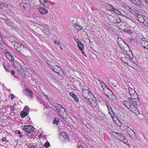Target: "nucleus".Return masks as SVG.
<instances>
[{
    "label": "nucleus",
    "mask_w": 148,
    "mask_h": 148,
    "mask_svg": "<svg viewBox=\"0 0 148 148\" xmlns=\"http://www.w3.org/2000/svg\"><path fill=\"white\" fill-rule=\"evenodd\" d=\"M111 84L112 85H112H113V86H116V85H114V84Z\"/></svg>",
    "instance_id": "864d4df0"
},
{
    "label": "nucleus",
    "mask_w": 148,
    "mask_h": 148,
    "mask_svg": "<svg viewBox=\"0 0 148 148\" xmlns=\"http://www.w3.org/2000/svg\"><path fill=\"white\" fill-rule=\"evenodd\" d=\"M46 136L45 135H42V134H40L39 135V138H45Z\"/></svg>",
    "instance_id": "ea45409f"
},
{
    "label": "nucleus",
    "mask_w": 148,
    "mask_h": 148,
    "mask_svg": "<svg viewBox=\"0 0 148 148\" xmlns=\"http://www.w3.org/2000/svg\"><path fill=\"white\" fill-rule=\"evenodd\" d=\"M1 140L2 141L6 143H8L9 142L8 140H7L6 138L5 137H2Z\"/></svg>",
    "instance_id": "f704fd0d"
},
{
    "label": "nucleus",
    "mask_w": 148,
    "mask_h": 148,
    "mask_svg": "<svg viewBox=\"0 0 148 148\" xmlns=\"http://www.w3.org/2000/svg\"><path fill=\"white\" fill-rule=\"evenodd\" d=\"M11 73L12 75H14L15 73V71L14 70H12L11 71Z\"/></svg>",
    "instance_id": "49530a36"
},
{
    "label": "nucleus",
    "mask_w": 148,
    "mask_h": 148,
    "mask_svg": "<svg viewBox=\"0 0 148 148\" xmlns=\"http://www.w3.org/2000/svg\"><path fill=\"white\" fill-rule=\"evenodd\" d=\"M121 59L124 63L128 65L132 62L129 58L125 57L122 58Z\"/></svg>",
    "instance_id": "f3484780"
},
{
    "label": "nucleus",
    "mask_w": 148,
    "mask_h": 148,
    "mask_svg": "<svg viewBox=\"0 0 148 148\" xmlns=\"http://www.w3.org/2000/svg\"><path fill=\"white\" fill-rule=\"evenodd\" d=\"M107 108L108 110L109 113L110 114L112 117H113L114 116V114L111 107L110 106Z\"/></svg>",
    "instance_id": "b1692460"
},
{
    "label": "nucleus",
    "mask_w": 148,
    "mask_h": 148,
    "mask_svg": "<svg viewBox=\"0 0 148 148\" xmlns=\"http://www.w3.org/2000/svg\"><path fill=\"white\" fill-rule=\"evenodd\" d=\"M60 135L62 136L64 138L66 139L67 141L69 140V136L66 133L64 132H60Z\"/></svg>",
    "instance_id": "dca6fc26"
},
{
    "label": "nucleus",
    "mask_w": 148,
    "mask_h": 148,
    "mask_svg": "<svg viewBox=\"0 0 148 148\" xmlns=\"http://www.w3.org/2000/svg\"><path fill=\"white\" fill-rule=\"evenodd\" d=\"M38 9L39 12L41 14H46L48 13V10L45 9L43 7H39L38 8Z\"/></svg>",
    "instance_id": "2eb2a0df"
},
{
    "label": "nucleus",
    "mask_w": 148,
    "mask_h": 148,
    "mask_svg": "<svg viewBox=\"0 0 148 148\" xmlns=\"http://www.w3.org/2000/svg\"><path fill=\"white\" fill-rule=\"evenodd\" d=\"M30 127V126L29 125H25L23 127L24 131L26 132H28Z\"/></svg>",
    "instance_id": "c756f323"
},
{
    "label": "nucleus",
    "mask_w": 148,
    "mask_h": 148,
    "mask_svg": "<svg viewBox=\"0 0 148 148\" xmlns=\"http://www.w3.org/2000/svg\"><path fill=\"white\" fill-rule=\"evenodd\" d=\"M28 114L27 112H26L23 111H22L20 113V116L22 118H24Z\"/></svg>",
    "instance_id": "393cba45"
},
{
    "label": "nucleus",
    "mask_w": 148,
    "mask_h": 148,
    "mask_svg": "<svg viewBox=\"0 0 148 148\" xmlns=\"http://www.w3.org/2000/svg\"><path fill=\"white\" fill-rule=\"evenodd\" d=\"M22 137L21 134H20V138H21Z\"/></svg>",
    "instance_id": "5fc2aeb1"
},
{
    "label": "nucleus",
    "mask_w": 148,
    "mask_h": 148,
    "mask_svg": "<svg viewBox=\"0 0 148 148\" xmlns=\"http://www.w3.org/2000/svg\"><path fill=\"white\" fill-rule=\"evenodd\" d=\"M112 134L115 138L118 139L125 144H127L128 140L125 138L122 133H119L117 132H112Z\"/></svg>",
    "instance_id": "f03ea898"
},
{
    "label": "nucleus",
    "mask_w": 148,
    "mask_h": 148,
    "mask_svg": "<svg viewBox=\"0 0 148 148\" xmlns=\"http://www.w3.org/2000/svg\"><path fill=\"white\" fill-rule=\"evenodd\" d=\"M18 134H22V133H21V132L20 131H19L18 132Z\"/></svg>",
    "instance_id": "603ef678"
},
{
    "label": "nucleus",
    "mask_w": 148,
    "mask_h": 148,
    "mask_svg": "<svg viewBox=\"0 0 148 148\" xmlns=\"http://www.w3.org/2000/svg\"><path fill=\"white\" fill-rule=\"evenodd\" d=\"M114 12L115 14H117L119 15H121L122 13L119 11L118 10L116 9H115L114 8L113 10L112 11Z\"/></svg>",
    "instance_id": "7c9ffc66"
},
{
    "label": "nucleus",
    "mask_w": 148,
    "mask_h": 148,
    "mask_svg": "<svg viewBox=\"0 0 148 148\" xmlns=\"http://www.w3.org/2000/svg\"><path fill=\"white\" fill-rule=\"evenodd\" d=\"M30 148H36V147L35 146H34V145H32L30 147Z\"/></svg>",
    "instance_id": "de8ad7c7"
},
{
    "label": "nucleus",
    "mask_w": 148,
    "mask_h": 148,
    "mask_svg": "<svg viewBox=\"0 0 148 148\" xmlns=\"http://www.w3.org/2000/svg\"><path fill=\"white\" fill-rule=\"evenodd\" d=\"M3 65L4 67V68L6 70L8 71V69H7L6 66H5L4 64H3Z\"/></svg>",
    "instance_id": "a18cd8bd"
},
{
    "label": "nucleus",
    "mask_w": 148,
    "mask_h": 148,
    "mask_svg": "<svg viewBox=\"0 0 148 148\" xmlns=\"http://www.w3.org/2000/svg\"><path fill=\"white\" fill-rule=\"evenodd\" d=\"M8 6V5L7 4L0 2V8L1 9H3L5 8L6 7Z\"/></svg>",
    "instance_id": "a878e982"
},
{
    "label": "nucleus",
    "mask_w": 148,
    "mask_h": 148,
    "mask_svg": "<svg viewBox=\"0 0 148 148\" xmlns=\"http://www.w3.org/2000/svg\"><path fill=\"white\" fill-rule=\"evenodd\" d=\"M11 96V100H12L13 99H14L15 97V96L13 94H11L10 95Z\"/></svg>",
    "instance_id": "c03bdc74"
},
{
    "label": "nucleus",
    "mask_w": 148,
    "mask_h": 148,
    "mask_svg": "<svg viewBox=\"0 0 148 148\" xmlns=\"http://www.w3.org/2000/svg\"><path fill=\"white\" fill-rule=\"evenodd\" d=\"M33 127L32 126H30L29 129V131H28V132L30 134L31 133V132H32L33 131Z\"/></svg>",
    "instance_id": "58836bf2"
},
{
    "label": "nucleus",
    "mask_w": 148,
    "mask_h": 148,
    "mask_svg": "<svg viewBox=\"0 0 148 148\" xmlns=\"http://www.w3.org/2000/svg\"><path fill=\"white\" fill-rule=\"evenodd\" d=\"M2 60V59L1 58H0V62L1 61V60Z\"/></svg>",
    "instance_id": "bf43d9fd"
},
{
    "label": "nucleus",
    "mask_w": 148,
    "mask_h": 148,
    "mask_svg": "<svg viewBox=\"0 0 148 148\" xmlns=\"http://www.w3.org/2000/svg\"><path fill=\"white\" fill-rule=\"evenodd\" d=\"M124 129L130 137H132L134 136L135 134V132L130 127L128 126H125Z\"/></svg>",
    "instance_id": "1a4fd4ad"
},
{
    "label": "nucleus",
    "mask_w": 148,
    "mask_h": 148,
    "mask_svg": "<svg viewBox=\"0 0 148 148\" xmlns=\"http://www.w3.org/2000/svg\"><path fill=\"white\" fill-rule=\"evenodd\" d=\"M49 146L50 143L48 141L47 142L44 144V147L45 148H48Z\"/></svg>",
    "instance_id": "e433bc0d"
},
{
    "label": "nucleus",
    "mask_w": 148,
    "mask_h": 148,
    "mask_svg": "<svg viewBox=\"0 0 148 148\" xmlns=\"http://www.w3.org/2000/svg\"><path fill=\"white\" fill-rule=\"evenodd\" d=\"M82 95L86 100H87L88 98H90L92 95L90 92L89 90H86L84 89L83 91H82Z\"/></svg>",
    "instance_id": "39448f33"
},
{
    "label": "nucleus",
    "mask_w": 148,
    "mask_h": 148,
    "mask_svg": "<svg viewBox=\"0 0 148 148\" xmlns=\"http://www.w3.org/2000/svg\"><path fill=\"white\" fill-rule=\"evenodd\" d=\"M59 121V119L58 118H55L53 120V123L57 125L58 124Z\"/></svg>",
    "instance_id": "72a5a7b5"
},
{
    "label": "nucleus",
    "mask_w": 148,
    "mask_h": 148,
    "mask_svg": "<svg viewBox=\"0 0 148 148\" xmlns=\"http://www.w3.org/2000/svg\"><path fill=\"white\" fill-rule=\"evenodd\" d=\"M137 18L138 20L140 22L145 23L147 19V18L141 15H138L137 16Z\"/></svg>",
    "instance_id": "ddd939ff"
},
{
    "label": "nucleus",
    "mask_w": 148,
    "mask_h": 148,
    "mask_svg": "<svg viewBox=\"0 0 148 148\" xmlns=\"http://www.w3.org/2000/svg\"><path fill=\"white\" fill-rule=\"evenodd\" d=\"M77 148H84L83 146L80 145Z\"/></svg>",
    "instance_id": "09e8293b"
},
{
    "label": "nucleus",
    "mask_w": 148,
    "mask_h": 148,
    "mask_svg": "<svg viewBox=\"0 0 148 148\" xmlns=\"http://www.w3.org/2000/svg\"><path fill=\"white\" fill-rule=\"evenodd\" d=\"M106 8L108 11L112 12L113 10L114 9L113 6L110 4H108L106 7Z\"/></svg>",
    "instance_id": "5701e85b"
},
{
    "label": "nucleus",
    "mask_w": 148,
    "mask_h": 148,
    "mask_svg": "<svg viewBox=\"0 0 148 148\" xmlns=\"http://www.w3.org/2000/svg\"><path fill=\"white\" fill-rule=\"evenodd\" d=\"M75 40L77 42V44L80 43V42H81L79 40L78 38H75Z\"/></svg>",
    "instance_id": "79ce46f5"
},
{
    "label": "nucleus",
    "mask_w": 148,
    "mask_h": 148,
    "mask_svg": "<svg viewBox=\"0 0 148 148\" xmlns=\"http://www.w3.org/2000/svg\"><path fill=\"white\" fill-rule=\"evenodd\" d=\"M61 70V69L59 67H57L56 68H55L53 69L54 71L58 73V74L59 73V72Z\"/></svg>",
    "instance_id": "473e14b6"
},
{
    "label": "nucleus",
    "mask_w": 148,
    "mask_h": 148,
    "mask_svg": "<svg viewBox=\"0 0 148 148\" xmlns=\"http://www.w3.org/2000/svg\"><path fill=\"white\" fill-rule=\"evenodd\" d=\"M145 1L148 2V0H145Z\"/></svg>",
    "instance_id": "4d7b16f0"
},
{
    "label": "nucleus",
    "mask_w": 148,
    "mask_h": 148,
    "mask_svg": "<svg viewBox=\"0 0 148 148\" xmlns=\"http://www.w3.org/2000/svg\"><path fill=\"white\" fill-rule=\"evenodd\" d=\"M127 145H128V146H130V144H128V145H127Z\"/></svg>",
    "instance_id": "13d9d810"
},
{
    "label": "nucleus",
    "mask_w": 148,
    "mask_h": 148,
    "mask_svg": "<svg viewBox=\"0 0 148 148\" xmlns=\"http://www.w3.org/2000/svg\"><path fill=\"white\" fill-rule=\"evenodd\" d=\"M82 53L84 54V52H82Z\"/></svg>",
    "instance_id": "052dcab7"
},
{
    "label": "nucleus",
    "mask_w": 148,
    "mask_h": 148,
    "mask_svg": "<svg viewBox=\"0 0 148 148\" xmlns=\"http://www.w3.org/2000/svg\"><path fill=\"white\" fill-rule=\"evenodd\" d=\"M14 46L16 47V50H20V49H21L24 47V46L22 45V44L21 43L17 42H15Z\"/></svg>",
    "instance_id": "4468645a"
},
{
    "label": "nucleus",
    "mask_w": 148,
    "mask_h": 148,
    "mask_svg": "<svg viewBox=\"0 0 148 148\" xmlns=\"http://www.w3.org/2000/svg\"><path fill=\"white\" fill-rule=\"evenodd\" d=\"M77 46L79 49L82 51L84 48V45L82 42H80V43L77 44Z\"/></svg>",
    "instance_id": "c85d7f7f"
},
{
    "label": "nucleus",
    "mask_w": 148,
    "mask_h": 148,
    "mask_svg": "<svg viewBox=\"0 0 148 148\" xmlns=\"http://www.w3.org/2000/svg\"><path fill=\"white\" fill-rule=\"evenodd\" d=\"M133 3L136 4V5H140V1L139 0H130Z\"/></svg>",
    "instance_id": "bb28decb"
},
{
    "label": "nucleus",
    "mask_w": 148,
    "mask_h": 148,
    "mask_svg": "<svg viewBox=\"0 0 148 148\" xmlns=\"http://www.w3.org/2000/svg\"><path fill=\"white\" fill-rule=\"evenodd\" d=\"M144 24L145 25L148 27V19H147V18L146 21L145 22V23H144Z\"/></svg>",
    "instance_id": "a19ab883"
},
{
    "label": "nucleus",
    "mask_w": 148,
    "mask_h": 148,
    "mask_svg": "<svg viewBox=\"0 0 148 148\" xmlns=\"http://www.w3.org/2000/svg\"><path fill=\"white\" fill-rule=\"evenodd\" d=\"M140 44L141 46L145 48L148 45V41L146 40H142L140 42Z\"/></svg>",
    "instance_id": "6ab92c4d"
},
{
    "label": "nucleus",
    "mask_w": 148,
    "mask_h": 148,
    "mask_svg": "<svg viewBox=\"0 0 148 148\" xmlns=\"http://www.w3.org/2000/svg\"><path fill=\"white\" fill-rule=\"evenodd\" d=\"M99 82L100 83H102V81H101V82H100V81H99Z\"/></svg>",
    "instance_id": "6e6d98bb"
},
{
    "label": "nucleus",
    "mask_w": 148,
    "mask_h": 148,
    "mask_svg": "<svg viewBox=\"0 0 148 148\" xmlns=\"http://www.w3.org/2000/svg\"><path fill=\"white\" fill-rule=\"evenodd\" d=\"M128 100L129 101H124L123 102L124 105L132 112L137 115L139 114V110L137 109L135 106H136L138 103V99L136 98H129Z\"/></svg>",
    "instance_id": "f257e3e1"
},
{
    "label": "nucleus",
    "mask_w": 148,
    "mask_h": 148,
    "mask_svg": "<svg viewBox=\"0 0 148 148\" xmlns=\"http://www.w3.org/2000/svg\"><path fill=\"white\" fill-rule=\"evenodd\" d=\"M19 6L23 7L24 9L26 11H29L30 9V6L29 3L22 2L20 3Z\"/></svg>",
    "instance_id": "423d86ee"
},
{
    "label": "nucleus",
    "mask_w": 148,
    "mask_h": 148,
    "mask_svg": "<svg viewBox=\"0 0 148 148\" xmlns=\"http://www.w3.org/2000/svg\"><path fill=\"white\" fill-rule=\"evenodd\" d=\"M70 95L74 98L75 101L77 102L79 101V99L77 96L73 92H70Z\"/></svg>",
    "instance_id": "aec40b11"
},
{
    "label": "nucleus",
    "mask_w": 148,
    "mask_h": 148,
    "mask_svg": "<svg viewBox=\"0 0 148 148\" xmlns=\"http://www.w3.org/2000/svg\"><path fill=\"white\" fill-rule=\"evenodd\" d=\"M54 42L55 44H57V45L60 46V44L61 43H60V42L58 40H54Z\"/></svg>",
    "instance_id": "c9c22d12"
},
{
    "label": "nucleus",
    "mask_w": 148,
    "mask_h": 148,
    "mask_svg": "<svg viewBox=\"0 0 148 148\" xmlns=\"http://www.w3.org/2000/svg\"><path fill=\"white\" fill-rule=\"evenodd\" d=\"M23 111L25 112H27V113L29 114V107L27 106H24Z\"/></svg>",
    "instance_id": "2f4dec72"
},
{
    "label": "nucleus",
    "mask_w": 148,
    "mask_h": 148,
    "mask_svg": "<svg viewBox=\"0 0 148 148\" xmlns=\"http://www.w3.org/2000/svg\"><path fill=\"white\" fill-rule=\"evenodd\" d=\"M74 27L75 29L78 31H80L82 29V27L77 23H76L74 24Z\"/></svg>",
    "instance_id": "412c9836"
},
{
    "label": "nucleus",
    "mask_w": 148,
    "mask_h": 148,
    "mask_svg": "<svg viewBox=\"0 0 148 148\" xmlns=\"http://www.w3.org/2000/svg\"><path fill=\"white\" fill-rule=\"evenodd\" d=\"M105 103L107 108H108L109 107L111 106L107 101H105Z\"/></svg>",
    "instance_id": "4c0bfd02"
},
{
    "label": "nucleus",
    "mask_w": 148,
    "mask_h": 148,
    "mask_svg": "<svg viewBox=\"0 0 148 148\" xmlns=\"http://www.w3.org/2000/svg\"><path fill=\"white\" fill-rule=\"evenodd\" d=\"M80 86L82 89V91H83L84 89L88 90V88L87 86H86V84H80Z\"/></svg>",
    "instance_id": "4be33fe9"
},
{
    "label": "nucleus",
    "mask_w": 148,
    "mask_h": 148,
    "mask_svg": "<svg viewBox=\"0 0 148 148\" xmlns=\"http://www.w3.org/2000/svg\"><path fill=\"white\" fill-rule=\"evenodd\" d=\"M128 90L131 98H135V95L136 94L135 89L133 88L129 87Z\"/></svg>",
    "instance_id": "f8f14e48"
},
{
    "label": "nucleus",
    "mask_w": 148,
    "mask_h": 148,
    "mask_svg": "<svg viewBox=\"0 0 148 148\" xmlns=\"http://www.w3.org/2000/svg\"><path fill=\"white\" fill-rule=\"evenodd\" d=\"M56 108L60 115L63 114V113L65 111V109L59 104L56 106Z\"/></svg>",
    "instance_id": "6e6552de"
},
{
    "label": "nucleus",
    "mask_w": 148,
    "mask_h": 148,
    "mask_svg": "<svg viewBox=\"0 0 148 148\" xmlns=\"http://www.w3.org/2000/svg\"><path fill=\"white\" fill-rule=\"evenodd\" d=\"M101 85L104 94L107 97H109L111 93V90L108 88L106 84H101Z\"/></svg>",
    "instance_id": "7ed1b4c3"
},
{
    "label": "nucleus",
    "mask_w": 148,
    "mask_h": 148,
    "mask_svg": "<svg viewBox=\"0 0 148 148\" xmlns=\"http://www.w3.org/2000/svg\"><path fill=\"white\" fill-rule=\"evenodd\" d=\"M87 100L90 102L91 105L92 107H95L97 106V103L96 99L93 95H91V96Z\"/></svg>",
    "instance_id": "20e7f679"
},
{
    "label": "nucleus",
    "mask_w": 148,
    "mask_h": 148,
    "mask_svg": "<svg viewBox=\"0 0 148 148\" xmlns=\"http://www.w3.org/2000/svg\"><path fill=\"white\" fill-rule=\"evenodd\" d=\"M24 90L25 91V95L29 98H32L33 97L34 93L30 89L26 88Z\"/></svg>",
    "instance_id": "9d476101"
},
{
    "label": "nucleus",
    "mask_w": 148,
    "mask_h": 148,
    "mask_svg": "<svg viewBox=\"0 0 148 148\" xmlns=\"http://www.w3.org/2000/svg\"><path fill=\"white\" fill-rule=\"evenodd\" d=\"M118 43L119 45L120 44H119V42H120V41H121V42L122 43H125V42L123 40H122L121 39V38H120V39H119L118 40Z\"/></svg>",
    "instance_id": "37998d69"
},
{
    "label": "nucleus",
    "mask_w": 148,
    "mask_h": 148,
    "mask_svg": "<svg viewBox=\"0 0 148 148\" xmlns=\"http://www.w3.org/2000/svg\"><path fill=\"white\" fill-rule=\"evenodd\" d=\"M3 51H4V53L5 56L9 60L11 61L14 60V57L8 52V51L7 50L4 49L3 50Z\"/></svg>",
    "instance_id": "9b49d317"
},
{
    "label": "nucleus",
    "mask_w": 148,
    "mask_h": 148,
    "mask_svg": "<svg viewBox=\"0 0 148 148\" xmlns=\"http://www.w3.org/2000/svg\"><path fill=\"white\" fill-rule=\"evenodd\" d=\"M145 49L148 50V45H147V46L146 47H145Z\"/></svg>",
    "instance_id": "3c124183"
},
{
    "label": "nucleus",
    "mask_w": 148,
    "mask_h": 148,
    "mask_svg": "<svg viewBox=\"0 0 148 148\" xmlns=\"http://www.w3.org/2000/svg\"><path fill=\"white\" fill-rule=\"evenodd\" d=\"M41 4L45 7L48 8L49 6V4L47 0H40Z\"/></svg>",
    "instance_id": "a211bd4d"
},
{
    "label": "nucleus",
    "mask_w": 148,
    "mask_h": 148,
    "mask_svg": "<svg viewBox=\"0 0 148 148\" xmlns=\"http://www.w3.org/2000/svg\"><path fill=\"white\" fill-rule=\"evenodd\" d=\"M40 29L46 35L48 34L49 33L48 30L42 27H40Z\"/></svg>",
    "instance_id": "cd10ccee"
},
{
    "label": "nucleus",
    "mask_w": 148,
    "mask_h": 148,
    "mask_svg": "<svg viewBox=\"0 0 148 148\" xmlns=\"http://www.w3.org/2000/svg\"><path fill=\"white\" fill-rule=\"evenodd\" d=\"M12 62L13 65L15 69L19 71H23V69L20 64L16 62L14 60L12 61Z\"/></svg>",
    "instance_id": "0eeeda50"
},
{
    "label": "nucleus",
    "mask_w": 148,
    "mask_h": 148,
    "mask_svg": "<svg viewBox=\"0 0 148 148\" xmlns=\"http://www.w3.org/2000/svg\"><path fill=\"white\" fill-rule=\"evenodd\" d=\"M60 48L61 50H62L63 49V48L61 47H60Z\"/></svg>",
    "instance_id": "8fccbe9b"
}]
</instances>
